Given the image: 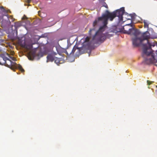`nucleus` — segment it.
<instances>
[{
	"label": "nucleus",
	"mask_w": 157,
	"mask_h": 157,
	"mask_svg": "<svg viewBox=\"0 0 157 157\" xmlns=\"http://www.w3.org/2000/svg\"><path fill=\"white\" fill-rule=\"evenodd\" d=\"M0 8L1 9L3 10V12H4L5 11V10L4 9V8L3 6H2L1 7H0Z\"/></svg>",
	"instance_id": "16"
},
{
	"label": "nucleus",
	"mask_w": 157,
	"mask_h": 157,
	"mask_svg": "<svg viewBox=\"0 0 157 157\" xmlns=\"http://www.w3.org/2000/svg\"><path fill=\"white\" fill-rule=\"evenodd\" d=\"M25 1L28 3H30L31 2V0H25Z\"/></svg>",
	"instance_id": "19"
},
{
	"label": "nucleus",
	"mask_w": 157,
	"mask_h": 157,
	"mask_svg": "<svg viewBox=\"0 0 157 157\" xmlns=\"http://www.w3.org/2000/svg\"><path fill=\"white\" fill-rule=\"evenodd\" d=\"M124 13V7H122L120 9L117 10L112 13L109 12L108 10L106 11L105 13L102 15V17L98 18V20L104 19L103 21V25L101 26L98 30L95 32L94 29H90L89 32V34L91 36V35L95 33L92 38V42L94 44H97L99 43H103L106 38H109L113 35V34H109V33H106L104 34V32L106 27L109 19L110 21H112L116 17H118L119 21H123V15Z\"/></svg>",
	"instance_id": "1"
},
{
	"label": "nucleus",
	"mask_w": 157,
	"mask_h": 157,
	"mask_svg": "<svg viewBox=\"0 0 157 157\" xmlns=\"http://www.w3.org/2000/svg\"><path fill=\"white\" fill-rule=\"evenodd\" d=\"M90 39V38L88 36L86 37L85 38V41H84V42H88V41H89Z\"/></svg>",
	"instance_id": "14"
},
{
	"label": "nucleus",
	"mask_w": 157,
	"mask_h": 157,
	"mask_svg": "<svg viewBox=\"0 0 157 157\" xmlns=\"http://www.w3.org/2000/svg\"><path fill=\"white\" fill-rule=\"evenodd\" d=\"M38 48V47H36V48H34V49H36L37 48Z\"/></svg>",
	"instance_id": "22"
},
{
	"label": "nucleus",
	"mask_w": 157,
	"mask_h": 157,
	"mask_svg": "<svg viewBox=\"0 0 157 157\" xmlns=\"http://www.w3.org/2000/svg\"><path fill=\"white\" fill-rule=\"evenodd\" d=\"M82 49L81 48H78L75 45L74 47L71 51V49H70V48H68L67 49V51H66L65 53L67 55L73 54L75 53V52L76 51L75 53V55L76 56H79L82 54L81 52Z\"/></svg>",
	"instance_id": "6"
},
{
	"label": "nucleus",
	"mask_w": 157,
	"mask_h": 157,
	"mask_svg": "<svg viewBox=\"0 0 157 157\" xmlns=\"http://www.w3.org/2000/svg\"><path fill=\"white\" fill-rule=\"evenodd\" d=\"M56 52L52 53L51 54H48L47 57V62H52L54 60L56 57L54 56V55H56Z\"/></svg>",
	"instance_id": "7"
},
{
	"label": "nucleus",
	"mask_w": 157,
	"mask_h": 157,
	"mask_svg": "<svg viewBox=\"0 0 157 157\" xmlns=\"http://www.w3.org/2000/svg\"><path fill=\"white\" fill-rule=\"evenodd\" d=\"M103 20V21H104V19H103L101 20H98H98H96V19L93 22V26L94 27L95 25H96L97 24L98 22L99 21H102Z\"/></svg>",
	"instance_id": "12"
},
{
	"label": "nucleus",
	"mask_w": 157,
	"mask_h": 157,
	"mask_svg": "<svg viewBox=\"0 0 157 157\" xmlns=\"http://www.w3.org/2000/svg\"><path fill=\"white\" fill-rule=\"evenodd\" d=\"M10 17H11V19H12V21H13V17H12V16H10Z\"/></svg>",
	"instance_id": "20"
},
{
	"label": "nucleus",
	"mask_w": 157,
	"mask_h": 157,
	"mask_svg": "<svg viewBox=\"0 0 157 157\" xmlns=\"http://www.w3.org/2000/svg\"><path fill=\"white\" fill-rule=\"evenodd\" d=\"M1 21V20H0V21Z\"/></svg>",
	"instance_id": "26"
},
{
	"label": "nucleus",
	"mask_w": 157,
	"mask_h": 157,
	"mask_svg": "<svg viewBox=\"0 0 157 157\" xmlns=\"http://www.w3.org/2000/svg\"><path fill=\"white\" fill-rule=\"evenodd\" d=\"M143 23H144V27L145 28H148L149 25L147 21V20H144Z\"/></svg>",
	"instance_id": "10"
},
{
	"label": "nucleus",
	"mask_w": 157,
	"mask_h": 157,
	"mask_svg": "<svg viewBox=\"0 0 157 157\" xmlns=\"http://www.w3.org/2000/svg\"><path fill=\"white\" fill-rule=\"evenodd\" d=\"M2 16L1 18L2 19L1 22V26L2 27H5L7 25V21L4 19H2Z\"/></svg>",
	"instance_id": "9"
},
{
	"label": "nucleus",
	"mask_w": 157,
	"mask_h": 157,
	"mask_svg": "<svg viewBox=\"0 0 157 157\" xmlns=\"http://www.w3.org/2000/svg\"><path fill=\"white\" fill-rule=\"evenodd\" d=\"M127 25H130L131 26H132V25L131 24H128Z\"/></svg>",
	"instance_id": "21"
},
{
	"label": "nucleus",
	"mask_w": 157,
	"mask_h": 157,
	"mask_svg": "<svg viewBox=\"0 0 157 157\" xmlns=\"http://www.w3.org/2000/svg\"><path fill=\"white\" fill-rule=\"evenodd\" d=\"M148 50H151V49H149L147 48V47L146 44L144 45V49H143V50L144 54L146 55L148 57L150 55H151V58H147L145 59V63L147 64L154 63L156 62L154 54L153 52V51L147 52Z\"/></svg>",
	"instance_id": "4"
},
{
	"label": "nucleus",
	"mask_w": 157,
	"mask_h": 157,
	"mask_svg": "<svg viewBox=\"0 0 157 157\" xmlns=\"http://www.w3.org/2000/svg\"><path fill=\"white\" fill-rule=\"evenodd\" d=\"M156 87L157 88V86H156Z\"/></svg>",
	"instance_id": "25"
},
{
	"label": "nucleus",
	"mask_w": 157,
	"mask_h": 157,
	"mask_svg": "<svg viewBox=\"0 0 157 157\" xmlns=\"http://www.w3.org/2000/svg\"><path fill=\"white\" fill-rule=\"evenodd\" d=\"M61 61H62V59L58 58L56 57L54 60L55 63L58 65H59V64L62 63L61 62Z\"/></svg>",
	"instance_id": "8"
},
{
	"label": "nucleus",
	"mask_w": 157,
	"mask_h": 157,
	"mask_svg": "<svg viewBox=\"0 0 157 157\" xmlns=\"http://www.w3.org/2000/svg\"><path fill=\"white\" fill-rule=\"evenodd\" d=\"M126 19H127V20L130 19L129 18H127Z\"/></svg>",
	"instance_id": "24"
},
{
	"label": "nucleus",
	"mask_w": 157,
	"mask_h": 157,
	"mask_svg": "<svg viewBox=\"0 0 157 157\" xmlns=\"http://www.w3.org/2000/svg\"><path fill=\"white\" fill-rule=\"evenodd\" d=\"M2 29L0 28V33H1Z\"/></svg>",
	"instance_id": "23"
},
{
	"label": "nucleus",
	"mask_w": 157,
	"mask_h": 157,
	"mask_svg": "<svg viewBox=\"0 0 157 157\" xmlns=\"http://www.w3.org/2000/svg\"><path fill=\"white\" fill-rule=\"evenodd\" d=\"M6 55H7L12 60H14V61H15V58L14 57H10V55L7 54V53H6Z\"/></svg>",
	"instance_id": "13"
},
{
	"label": "nucleus",
	"mask_w": 157,
	"mask_h": 157,
	"mask_svg": "<svg viewBox=\"0 0 157 157\" xmlns=\"http://www.w3.org/2000/svg\"><path fill=\"white\" fill-rule=\"evenodd\" d=\"M24 46L27 50L30 51L28 56L29 59L30 60H33L36 56V54L35 50H32L33 48V45L32 44H24Z\"/></svg>",
	"instance_id": "5"
},
{
	"label": "nucleus",
	"mask_w": 157,
	"mask_h": 157,
	"mask_svg": "<svg viewBox=\"0 0 157 157\" xmlns=\"http://www.w3.org/2000/svg\"><path fill=\"white\" fill-rule=\"evenodd\" d=\"M21 25V23L19 22H15V24H14V26L15 28V29H17V28H18L20 27Z\"/></svg>",
	"instance_id": "11"
},
{
	"label": "nucleus",
	"mask_w": 157,
	"mask_h": 157,
	"mask_svg": "<svg viewBox=\"0 0 157 157\" xmlns=\"http://www.w3.org/2000/svg\"><path fill=\"white\" fill-rule=\"evenodd\" d=\"M152 82H151L149 80H147V83L148 85H150L151 84Z\"/></svg>",
	"instance_id": "17"
},
{
	"label": "nucleus",
	"mask_w": 157,
	"mask_h": 157,
	"mask_svg": "<svg viewBox=\"0 0 157 157\" xmlns=\"http://www.w3.org/2000/svg\"><path fill=\"white\" fill-rule=\"evenodd\" d=\"M124 33L134 36L132 38V44L134 46L137 47L142 44L144 49V45L146 44L147 48L151 49V45L148 40L149 36L147 34L146 32L142 33L139 30L132 28L129 29L128 31L124 30Z\"/></svg>",
	"instance_id": "2"
},
{
	"label": "nucleus",
	"mask_w": 157,
	"mask_h": 157,
	"mask_svg": "<svg viewBox=\"0 0 157 157\" xmlns=\"http://www.w3.org/2000/svg\"><path fill=\"white\" fill-rule=\"evenodd\" d=\"M26 18H27V17H26V16L25 15H24V16L22 17V20H24V19H25Z\"/></svg>",
	"instance_id": "18"
},
{
	"label": "nucleus",
	"mask_w": 157,
	"mask_h": 157,
	"mask_svg": "<svg viewBox=\"0 0 157 157\" xmlns=\"http://www.w3.org/2000/svg\"><path fill=\"white\" fill-rule=\"evenodd\" d=\"M0 64H4L12 70L13 69V67H14L18 69L22 72L25 71L24 69L21 65L17 64L16 63L12 62L4 55L2 54L0 55Z\"/></svg>",
	"instance_id": "3"
},
{
	"label": "nucleus",
	"mask_w": 157,
	"mask_h": 157,
	"mask_svg": "<svg viewBox=\"0 0 157 157\" xmlns=\"http://www.w3.org/2000/svg\"><path fill=\"white\" fill-rule=\"evenodd\" d=\"M103 6L105 7L106 8L108 9V6L107 5V4H106V3L105 2H104L103 4Z\"/></svg>",
	"instance_id": "15"
}]
</instances>
